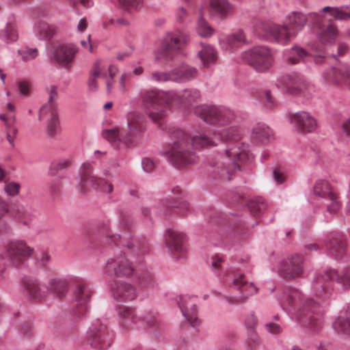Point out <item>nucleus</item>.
Masks as SVG:
<instances>
[{
	"mask_svg": "<svg viewBox=\"0 0 350 350\" xmlns=\"http://www.w3.org/2000/svg\"><path fill=\"white\" fill-rule=\"evenodd\" d=\"M145 118L142 113L139 111H133L128 113L126 116V129L131 134L133 132L142 133L143 131V123Z\"/></svg>",
	"mask_w": 350,
	"mask_h": 350,
	"instance_id": "32",
	"label": "nucleus"
},
{
	"mask_svg": "<svg viewBox=\"0 0 350 350\" xmlns=\"http://www.w3.org/2000/svg\"><path fill=\"white\" fill-rule=\"evenodd\" d=\"M338 31L334 25H329L322 28L318 33V38L323 44H333L338 37Z\"/></svg>",
	"mask_w": 350,
	"mask_h": 350,
	"instance_id": "36",
	"label": "nucleus"
},
{
	"mask_svg": "<svg viewBox=\"0 0 350 350\" xmlns=\"http://www.w3.org/2000/svg\"><path fill=\"white\" fill-rule=\"evenodd\" d=\"M137 283L141 288L146 289H152L157 285L154 275L148 271L142 272L137 277Z\"/></svg>",
	"mask_w": 350,
	"mask_h": 350,
	"instance_id": "41",
	"label": "nucleus"
},
{
	"mask_svg": "<svg viewBox=\"0 0 350 350\" xmlns=\"http://www.w3.org/2000/svg\"><path fill=\"white\" fill-rule=\"evenodd\" d=\"M303 271V258L300 255H295L290 258L286 265L284 273L286 278H295Z\"/></svg>",
	"mask_w": 350,
	"mask_h": 350,
	"instance_id": "30",
	"label": "nucleus"
},
{
	"mask_svg": "<svg viewBox=\"0 0 350 350\" xmlns=\"http://www.w3.org/2000/svg\"><path fill=\"white\" fill-rule=\"evenodd\" d=\"M30 92L29 83L26 81H20L18 84V92L22 96H26Z\"/></svg>",
	"mask_w": 350,
	"mask_h": 350,
	"instance_id": "57",
	"label": "nucleus"
},
{
	"mask_svg": "<svg viewBox=\"0 0 350 350\" xmlns=\"http://www.w3.org/2000/svg\"><path fill=\"white\" fill-rule=\"evenodd\" d=\"M6 130H7V139L9 142V143L14 146V142L15 136L18 132V129L16 126H14L12 125L8 124V123H6Z\"/></svg>",
	"mask_w": 350,
	"mask_h": 350,
	"instance_id": "53",
	"label": "nucleus"
},
{
	"mask_svg": "<svg viewBox=\"0 0 350 350\" xmlns=\"http://www.w3.org/2000/svg\"><path fill=\"white\" fill-rule=\"evenodd\" d=\"M109 286L113 297L118 301H130L137 297L135 286L129 282L115 280Z\"/></svg>",
	"mask_w": 350,
	"mask_h": 350,
	"instance_id": "19",
	"label": "nucleus"
},
{
	"mask_svg": "<svg viewBox=\"0 0 350 350\" xmlns=\"http://www.w3.org/2000/svg\"><path fill=\"white\" fill-rule=\"evenodd\" d=\"M142 321L147 326H155L158 324L157 316L156 314H146L142 317Z\"/></svg>",
	"mask_w": 350,
	"mask_h": 350,
	"instance_id": "54",
	"label": "nucleus"
},
{
	"mask_svg": "<svg viewBox=\"0 0 350 350\" xmlns=\"http://www.w3.org/2000/svg\"><path fill=\"white\" fill-rule=\"evenodd\" d=\"M36 213H31L28 210H25L22 213V216H21L19 219L25 225H28L29 222L32 221L34 218H36Z\"/></svg>",
	"mask_w": 350,
	"mask_h": 350,
	"instance_id": "59",
	"label": "nucleus"
},
{
	"mask_svg": "<svg viewBox=\"0 0 350 350\" xmlns=\"http://www.w3.org/2000/svg\"><path fill=\"white\" fill-rule=\"evenodd\" d=\"M165 241L167 249L177 259L187 255V235L178 230L167 229L165 233Z\"/></svg>",
	"mask_w": 350,
	"mask_h": 350,
	"instance_id": "16",
	"label": "nucleus"
},
{
	"mask_svg": "<svg viewBox=\"0 0 350 350\" xmlns=\"http://www.w3.org/2000/svg\"><path fill=\"white\" fill-rule=\"evenodd\" d=\"M196 31L199 36L204 38H209L213 33V29L209 25L208 22L200 15L198 18Z\"/></svg>",
	"mask_w": 350,
	"mask_h": 350,
	"instance_id": "43",
	"label": "nucleus"
},
{
	"mask_svg": "<svg viewBox=\"0 0 350 350\" xmlns=\"http://www.w3.org/2000/svg\"><path fill=\"white\" fill-rule=\"evenodd\" d=\"M188 16V13L183 7H180L176 12L175 17L178 23H183Z\"/></svg>",
	"mask_w": 350,
	"mask_h": 350,
	"instance_id": "58",
	"label": "nucleus"
},
{
	"mask_svg": "<svg viewBox=\"0 0 350 350\" xmlns=\"http://www.w3.org/2000/svg\"><path fill=\"white\" fill-rule=\"evenodd\" d=\"M319 302L312 298L306 299L301 293L297 289L290 290L284 294L282 300V307L297 319L308 317L309 327L314 332L319 331L321 327V321L312 318L309 312L315 313L319 308Z\"/></svg>",
	"mask_w": 350,
	"mask_h": 350,
	"instance_id": "3",
	"label": "nucleus"
},
{
	"mask_svg": "<svg viewBox=\"0 0 350 350\" xmlns=\"http://www.w3.org/2000/svg\"><path fill=\"white\" fill-rule=\"evenodd\" d=\"M219 42L222 49L231 53L237 51L243 44H249L243 30H238L228 35H221Z\"/></svg>",
	"mask_w": 350,
	"mask_h": 350,
	"instance_id": "22",
	"label": "nucleus"
},
{
	"mask_svg": "<svg viewBox=\"0 0 350 350\" xmlns=\"http://www.w3.org/2000/svg\"><path fill=\"white\" fill-rule=\"evenodd\" d=\"M177 208L179 210L180 213L183 215H186L190 212L189 204L186 201H181L179 203L178 206H177Z\"/></svg>",
	"mask_w": 350,
	"mask_h": 350,
	"instance_id": "63",
	"label": "nucleus"
},
{
	"mask_svg": "<svg viewBox=\"0 0 350 350\" xmlns=\"http://www.w3.org/2000/svg\"><path fill=\"white\" fill-rule=\"evenodd\" d=\"M196 114L204 122L217 126H224L236 120L237 113L224 106L200 105L196 107Z\"/></svg>",
	"mask_w": 350,
	"mask_h": 350,
	"instance_id": "8",
	"label": "nucleus"
},
{
	"mask_svg": "<svg viewBox=\"0 0 350 350\" xmlns=\"http://www.w3.org/2000/svg\"><path fill=\"white\" fill-rule=\"evenodd\" d=\"M57 113H53L50 118V121L47 125L46 135L49 137H53L59 131V126L57 121Z\"/></svg>",
	"mask_w": 350,
	"mask_h": 350,
	"instance_id": "47",
	"label": "nucleus"
},
{
	"mask_svg": "<svg viewBox=\"0 0 350 350\" xmlns=\"http://www.w3.org/2000/svg\"><path fill=\"white\" fill-rule=\"evenodd\" d=\"M310 53L304 48L295 45L290 49H285L283 52V59L291 64H297L301 62L305 63Z\"/></svg>",
	"mask_w": 350,
	"mask_h": 350,
	"instance_id": "26",
	"label": "nucleus"
},
{
	"mask_svg": "<svg viewBox=\"0 0 350 350\" xmlns=\"http://www.w3.org/2000/svg\"><path fill=\"white\" fill-rule=\"evenodd\" d=\"M142 103L148 107L157 106L152 109H146V113L150 120L157 123L163 120L167 115L172 100L178 98L176 91L162 92L152 89L145 90L140 95Z\"/></svg>",
	"mask_w": 350,
	"mask_h": 350,
	"instance_id": "4",
	"label": "nucleus"
},
{
	"mask_svg": "<svg viewBox=\"0 0 350 350\" xmlns=\"http://www.w3.org/2000/svg\"><path fill=\"white\" fill-rule=\"evenodd\" d=\"M201 64L204 68L213 65L217 60V51L211 45H202V49L198 53Z\"/></svg>",
	"mask_w": 350,
	"mask_h": 350,
	"instance_id": "34",
	"label": "nucleus"
},
{
	"mask_svg": "<svg viewBox=\"0 0 350 350\" xmlns=\"http://www.w3.org/2000/svg\"><path fill=\"white\" fill-rule=\"evenodd\" d=\"M178 304L184 318L193 327H198L201 321L198 317L196 298L193 296L181 295Z\"/></svg>",
	"mask_w": 350,
	"mask_h": 350,
	"instance_id": "20",
	"label": "nucleus"
},
{
	"mask_svg": "<svg viewBox=\"0 0 350 350\" xmlns=\"http://www.w3.org/2000/svg\"><path fill=\"white\" fill-rule=\"evenodd\" d=\"M257 325V318L254 315H250L245 321V327L247 332L255 331L254 327Z\"/></svg>",
	"mask_w": 350,
	"mask_h": 350,
	"instance_id": "60",
	"label": "nucleus"
},
{
	"mask_svg": "<svg viewBox=\"0 0 350 350\" xmlns=\"http://www.w3.org/2000/svg\"><path fill=\"white\" fill-rule=\"evenodd\" d=\"M272 177L277 184H282L285 181V176L284 174L278 168L273 170L272 172Z\"/></svg>",
	"mask_w": 350,
	"mask_h": 350,
	"instance_id": "61",
	"label": "nucleus"
},
{
	"mask_svg": "<svg viewBox=\"0 0 350 350\" xmlns=\"http://www.w3.org/2000/svg\"><path fill=\"white\" fill-rule=\"evenodd\" d=\"M212 12L222 17H227L234 12V7L228 0H210Z\"/></svg>",
	"mask_w": 350,
	"mask_h": 350,
	"instance_id": "33",
	"label": "nucleus"
},
{
	"mask_svg": "<svg viewBox=\"0 0 350 350\" xmlns=\"http://www.w3.org/2000/svg\"><path fill=\"white\" fill-rule=\"evenodd\" d=\"M263 206V204H259L258 203L253 201L248 204V208L251 214L254 216H258L262 213Z\"/></svg>",
	"mask_w": 350,
	"mask_h": 350,
	"instance_id": "56",
	"label": "nucleus"
},
{
	"mask_svg": "<svg viewBox=\"0 0 350 350\" xmlns=\"http://www.w3.org/2000/svg\"><path fill=\"white\" fill-rule=\"evenodd\" d=\"M114 334L103 320L96 319L87 332L88 341L96 349L103 350L110 347Z\"/></svg>",
	"mask_w": 350,
	"mask_h": 350,
	"instance_id": "13",
	"label": "nucleus"
},
{
	"mask_svg": "<svg viewBox=\"0 0 350 350\" xmlns=\"http://www.w3.org/2000/svg\"><path fill=\"white\" fill-rule=\"evenodd\" d=\"M346 314L348 316L347 317H338L333 323V327L338 333H350V303L347 306Z\"/></svg>",
	"mask_w": 350,
	"mask_h": 350,
	"instance_id": "38",
	"label": "nucleus"
},
{
	"mask_svg": "<svg viewBox=\"0 0 350 350\" xmlns=\"http://www.w3.org/2000/svg\"><path fill=\"white\" fill-rule=\"evenodd\" d=\"M254 31L262 39L283 45L288 43L291 39L295 37L294 33L286 25H276L271 21L256 23Z\"/></svg>",
	"mask_w": 350,
	"mask_h": 350,
	"instance_id": "6",
	"label": "nucleus"
},
{
	"mask_svg": "<svg viewBox=\"0 0 350 350\" xmlns=\"http://www.w3.org/2000/svg\"><path fill=\"white\" fill-rule=\"evenodd\" d=\"M243 129L234 126L223 130L217 137L216 134L210 135L207 133H199L191 137L180 129L173 131L174 141L167 150L160 154L167 158L170 163L177 168H181L192 163L196 159L192 148H199L205 146H218L223 141L233 142L234 145L225 150L223 153L209 161L213 167L214 178L225 182L229 181L233 174L240 170L239 162L249 159L248 146L239 142Z\"/></svg>",
	"mask_w": 350,
	"mask_h": 350,
	"instance_id": "1",
	"label": "nucleus"
},
{
	"mask_svg": "<svg viewBox=\"0 0 350 350\" xmlns=\"http://www.w3.org/2000/svg\"><path fill=\"white\" fill-rule=\"evenodd\" d=\"M171 72L172 81L178 83L190 81L198 76V70L187 64H181Z\"/></svg>",
	"mask_w": 350,
	"mask_h": 350,
	"instance_id": "27",
	"label": "nucleus"
},
{
	"mask_svg": "<svg viewBox=\"0 0 350 350\" xmlns=\"http://www.w3.org/2000/svg\"><path fill=\"white\" fill-rule=\"evenodd\" d=\"M266 329L268 332L273 334H277L282 332L280 325L274 323H267L265 325Z\"/></svg>",
	"mask_w": 350,
	"mask_h": 350,
	"instance_id": "62",
	"label": "nucleus"
},
{
	"mask_svg": "<svg viewBox=\"0 0 350 350\" xmlns=\"http://www.w3.org/2000/svg\"><path fill=\"white\" fill-rule=\"evenodd\" d=\"M178 98L172 100V105L174 103H189L199 98L200 94L196 89H186L181 93L177 92Z\"/></svg>",
	"mask_w": 350,
	"mask_h": 350,
	"instance_id": "39",
	"label": "nucleus"
},
{
	"mask_svg": "<svg viewBox=\"0 0 350 350\" xmlns=\"http://www.w3.org/2000/svg\"><path fill=\"white\" fill-rule=\"evenodd\" d=\"M313 192L315 196L323 200V203L327 207L325 216L328 221V217L331 218L341 207L338 194L329 183L325 179H319L315 183Z\"/></svg>",
	"mask_w": 350,
	"mask_h": 350,
	"instance_id": "12",
	"label": "nucleus"
},
{
	"mask_svg": "<svg viewBox=\"0 0 350 350\" xmlns=\"http://www.w3.org/2000/svg\"><path fill=\"white\" fill-rule=\"evenodd\" d=\"M78 52L79 47L75 44H59L52 50L51 61L62 68H67L72 65Z\"/></svg>",
	"mask_w": 350,
	"mask_h": 350,
	"instance_id": "15",
	"label": "nucleus"
},
{
	"mask_svg": "<svg viewBox=\"0 0 350 350\" xmlns=\"http://www.w3.org/2000/svg\"><path fill=\"white\" fill-rule=\"evenodd\" d=\"M149 80L156 83L172 81V72L153 71L150 74Z\"/></svg>",
	"mask_w": 350,
	"mask_h": 350,
	"instance_id": "45",
	"label": "nucleus"
},
{
	"mask_svg": "<svg viewBox=\"0 0 350 350\" xmlns=\"http://www.w3.org/2000/svg\"><path fill=\"white\" fill-rule=\"evenodd\" d=\"M273 131L266 124H256L251 133L252 141L256 144H267L273 139Z\"/></svg>",
	"mask_w": 350,
	"mask_h": 350,
	"instance_id": "24",
	"label": "nucleus"
},
{
	"mask_svg": "<svg viewBox=\"0 0 350 350\" xmlns=\"http://www.w3.org/2000/svg\"><path fill=\"white\" fill-rule=\"evenodd\" d=\"M118 323L122 329H128L136 323L137 315L135 308L122 306L117 310Z\"/></svg>",
	"mask_w": 350,
	"mask_h": 350,
	"instance_id": "28",
	"label": "nucleus"
},
{
	"mask_svg": "<svg viewBox=\"0 0 350 350\" xmlns=\"http://www.w3.org/2000/svg\"><path fill=\"white\" fill-rule=\"evenodd\" d=\"M74 278L75 277H70L68 280L63 278H53L49 281V288L57 296L62 297L68 292V285L70 284H72L71 280Z\"/></svg>",
	"mask_w": 350,
	"mask_h": 350,
	"instance_id": "35",
	"label": "nucleus"
},
{
	"mask_svg": "<svg viewBox=\"0 0 350 350\" xmlns=\"http://www.w3.org/2000/svg\"><path fill=\"white\" fill-rule=\"evenodd\" d=\"M80 182L79 183L81 191H85L87 187L110 193L113 190V185L105 179L95 176L93 163H83L80 168Z\"/></svg>",
	"mask_w": 350,
	"mask_h": 350,
	"instance_id": "14",
	"label": "nucleus"
},
{
	"mask_svg": "<svg viewBox=\"0 0 350 350\" xmlns=\"http://www.w3.org/2000/svg\"><path fill=\"white\" fill-rule=\"evenodd\" d=\"M34 31L40 39L49 40L57 32V28L45 22L40 21L35 24Z\"/></svg>",
	"mask_w": 350,
	"mask_h": 350,
	"instance_id": "37",
	"label": "nucleus"
},
{
	"mask_svg": "<svg viewBox=\"0 0 350 350\" xmlns=\"http://www.w3.org/2000/svg\"><path fill=\"white\" fill-rule=\"evenodd\" d=\"M334 281L344 288H350V268L340 273L330 269L323 274L318 275L312 282L311 293L319 299L329 298L333 293Z\"/></svg>",
	"mask_w": 350,
	"mask_h": 350,
	"instance_id": "5",
	"label": "nucleus"
},
{
	"mask_svg": "<svg viewBox=\"0 0 350 350\" xmlns=\"http://www.w3.org/2000/svg\"><path fill=\"white\" fill-rule=\"evenodd\" d=\"M287 27L294 33L295 36L306 26L307 16L301 12H292L287 15Z\"/></svg>",
	"mask_w": 350,
	"mask_h": 350,
	"instance_id": "29",
	"label": "nucleus"
},
{
	"mask_svg": "<svg viewBox=\"0 0 350 350\" xmlns=\"http://www.w3.org/2000/svg\"><path fill=\"white\" fill-rule=\"evenodd\" d=\"M100 72H101L100 62L96 61L93 66V68H92V70L91 72V77L96 79V77H98L100 75Z\"/></svg>",
	"mask_w": 350,
	"mask_h": 350,
	"instance_id": "64",
	"label": "nucleus"
},
{
	"mask_svg": "<svg viewBox=\"0 0 350 350\" xmlns=\"http://www.w3.org/2000/svg\"><path fill=\"white\" fill-rule=\"evenodd\" d=\"M142 166L145 172L150 173L155 168L156 163L151 158L145 157L142 160Z\"/></svg>",
	"mask_w": 350,
	"mask_h": 350,
	"instance_id": "51",
	"label": "nucleus"
},
{
	"mask_svg": "<svg viewBox=\"0 0 350 350\" xmlns=\"http://www.w3.org/2000/svg\"><path fill=\"white\" fill-rule=\"evenodd\" d=\"M71 282L75 286L73 300L77 306L73 312V316L79 320H83L89 314L92 291L88 282L82 278H72Z\"/></svg>",
	"mask_w": 350,
	"mask_h": 350,
	"instance_id": "10",
	"label": "nucleus"
},
{
	"mask_svg": "<svg viewBox=\"0 0 350 350\" xmlns=\"http://www.w3.org/2000/svg\"><path fill=\"white\" fill-rule=\"evenodd\" d=\"M348 8L349 7L347 5L334 7V8H332V12L329 13V15L333 17L334 19L337 21H346L350 19V11H345V10Z\"/></svg>",
	"mask_w": 350,
	"mask_h": 350,
	"instance_id": "44",
	"label": "nucleus"
},
{
	"mask_svg": "<svg viewBox=\"0 0 350 350\" xmlns=\"http://www.w3.org/2000/svg\"><path fill=\"white\" fill-rule=\"evenodd\" d=\"M327 254L332 258H339L345 253V244L342 239H336L334 242L330 241L327 246Z\"/></svg>",
	"mask_w": 350,
	"mask_h": 350,
	"instance_id": "40",
	"label": "nucleus"
},
{
	"mask_svg": "<svg viewBox=\"0 0 350 350\" xmlns=\"http://www.w3.org/2000/svg\"><path fill=\"white\" fill-rule=\"evenodd\" d=\"M189 41V36L184 31L176 29L167 32L161 41L157 49V59H172L173 57L179 53Z\"/></svg>",
	"mask_w": 350,
	"mask_h": 350,
	"instance_id": "7",
	"label": "nucleus"
},
{
	"mask_svg": "<svg viewBox=\"0 0 350 350\" xmlns=\"http://www.w3.org/2000/svg\"><path fill=\"white\" fill-rule=\"evenodd\" d=\"M232 284L239 289L241 299H246L249 296L256 294L258 288L254 286L253 282H247L243 275L234 278L232 281Z\"/></svg>",
	"mask_w": 350,
	"mask_h": 350,
	"instance_id": "31",
	"label": "nucleus"
},
{
	"mask_svg": "<svg viewBox=\"0 0 350 350\" xmlns=\"http://www.w3.org/2000/svg\"><path fill=\"white\" fill-rule=\"evenodd\" d=\"M53 113H57L56 110V105L46 103V104L43 105L40 109L39 120H42L44 116L47 114H49L51 118Z\"/></svg>",
	"mask_w": 350,
	"mask_h": 350,
	"instance_id": "49",
	"label": "nucleus"
},
{
	"mask_svg": "<svg viewBox=\"0 0 350 350\" xmlns=\"http://www.w3.org/2000/svg\"><path fill=\"white\" fill-rule=\"evenodd\" d=\"M290 122L297 130L304 133H313L317 129L315 118L305 111L292 114L290 116Z\"/></svg>",
	"mask_w": 350,
	"mask_h": 350,
	"instance_id": "21",
	"label": "nucleus"
},
{
	"mask_svg": "<svg viewBox=\"0 0 350 350\" xmlns=\"http://www.w3.org/2000/svg\"><path fill=\"white\" fill-rule=\"evenodd\" d=\"M120 5L129 12L140 9L142 5V0H118Z\"/></svg>",
	"mask_w": 350,
	"mask_h": 350,
	"instance_id": "48",
	"label": "nucleus"
},
{
	"mask_svg": "<svg viewBox=\"0 0 350 350\" xmlns=\"http://www.w3.org/2000/svg\"><path fill=\"white\" fill-rule=\"evenodd\" d=\"M323 77L327 82L344 85L350 88V69L347 67L329 68L323 73Z\"/></svg>",
	"mask_w": 350,
	"mask_h": 350,
	"instance_id": "23",
	"label": "nucleus"
},
{
	"mask_svg": "<svg viewBox=\"0 0 350 350\" xmlns=\"http://www.w3.org/2000/svg\"><path fill=\"white\" fill-rule=\"evenodd\" d=\"M110 240L114 246H112L111 248V256L106 261L103 267V273L111 278H130L134 273V267L126 256L121 247L132 250V252L136 255L144 256L148 253V246L146 244L134 245L131 242H127L126 244L120 234L111 236ZM141 262L142 260L141 257H139V262Z\"/></svg>",
	"mask_w": 350,
	"mask_h": 350,
	"instance_id": "2",
	"label": "nucleus"
},
{
	"mask_svg": "<svg viewBox=\"0 0 350 350\" xmlns=\"http://www.w3.org/2000/svg\"><path fill=\"white\" fill-rule=\"evenodd\" d=\"M0 38L7 43L16 41L18 38V34L15 25L8 23L5 27L0 31Z\"/></svg>",
	"mask_w": 350,
	"mask_h": 350,
	"instance_id": "42",
	"label": "nucleus"
},
{
	"mask_svg": "<svg viewBox=\"0 0 350 350\" xmlns=\"http://www.w3.org/2000/svg\"><path fill=\"white\" fill-rule=\"evenodd\" d=\"M25 291L32 299H38L45 296L49 288L33 278H25L23 280Z\"/></svg>",
	"mask_w": 350,
	"mask_h": 350,
	"instance_id": "25",
	"label": "nucleus"
},
{
	"mask_svg": "<svg viewBox=\"0 0 350 350\" xmlns=\"http://www.w3.org/2000/svg\"><path fill=\"white\" fill-rule=\"evenodd\" d=\"M276 86L288 94L300 95L306 98H310L314 92L310 82L294 73L280 76L276 81Z\"/></svg>",
	"mask_w": 350,
	"mask_h": 350,
	"instance_id": "9",
	"label": "nucleus"
},
{
	"mask_svg": "<svg viewBox=\"0 0 350 350\" xmlns=\"http://www.w3.org/2000/svg\"><path fill=\"white\" fill-rule=\"evenodd\" d=\"M21 185L15 182H5L4 190L8 196H14L18 193Z\"/></svg>",
	"mask_w": 350,
	"mask_h": 350,
	"instance_id": "50",
	"label": "nucleus"
},
{
	"mask_svg": "<svg viewBox=\"0 0 350 350\" xmlns=\"http://www.w3.org/2000/svg\"><path fill=\"white\" fill-rule=\"evenodd\" d=\"M18 53L24 62H27L34 59L38 55V51L36 48H27L18 50Z\"/></svg>",
	"mask_w": 350,
	"mask_h": 350,
	"instance_id": "46",
	"label": "nucleus"
},
{
	"mask_svg": "<svg viewBox=\"0 0 350 350\" xmlns=\"http://www.w3.org/2000/svg\"><path fill=\"white\" fill-rule=\"evenodd\" d=\"M46 92L49 95L48 102L51 104H55V101L58 98V93L57 90V86L52 85L50 87L46 88Z\"/></svg>",
	"mask_w": 350,
	"mask_h": 350,
	"instance_id": "55",
	"label": "nucleus"
},
{
	"mask_svg": "<svg viewBox=\"0 0 350 350\" xmlns=\"http://www.w3.org/2000/svg\"><path fill=\"white\" fill-rule=\"evenodd\" d=\"M102 135L112 146L116 148H120V143L123 144L126 148H130L139 141L137 137L129 133H126L124 127H122L121 129L118 127L105 129L102 131Z\"/></svg>",
	"mask_w": 350,
	"mask_h": 350,
	"instance_id": "18",
	"label": "nucleus"
},
{
	"mask_svg": "<svg viewBox=\"0 0 350 350\" xmlns=\"http://www.w3.org/2000/svg\"><path fill=\"white\" fill-rule=\"evenodd\" d=\"M248 338L247 343L248 346L252 349L260 344V338L256 331L247 332Z\"/></svg>",
	"mask_w": 350,
	"mask_h": 350,
	"instance_id": "52",
	"label": "nucleus"
},
{
	"mask_svg": "<svg viewBox=\"0 0 350 350\" xmlns=\"http://www.w3.org/2000/svg\"><path fill=\"white\" fill-rule=\"evenodd\" d=\"M241 58L259 72L267 71L273 62L271 51L265 46H256L245 51L241 53Z\"/></svg>",
	"mask_w": 350,
	"mask_h": 350,
	"instance_id": "11",
	"label": "nucleus"
},
{
	"mask_svg": "<svg viewBox=\"0 0 350 350\" xmlns=\"http://www.w3.org/2000/svg\"><path fill=\"white\" fill-rule=\"evenodd\" d=\"M5 256L13 264L20 265L32 255L33 249L23 240L14 239L5 246Z\"/></svg>",
	"mask_w": 350,
	"mask_h": 350,
	"instance_id": "17",
	"label": "nucleus"
}]
</instances>
